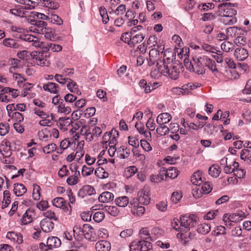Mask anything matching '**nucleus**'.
<instances>
[{
  "label": "nucleus",
  "instance_id": "f257e3e1",
  "mask_svg": "<svg viewBox=\"0 0 251 251\" xmlns=\"http://www.w3.org/2000/svg\"><path fill=\"white\" fill-rule=\"evenodd\" d=\"M192 60L195 65V73L198 75H202L205 73V67L208 68L214 75L219 72L215 61L205 55H196L193 56Z\"/></svg>",
  "mask_w": 251,
  "mask_h": 251
},
{
  "label": "nucleus",
  "instance_id": "f03ea898",
  "mask_svg": "<svg viewBox=\"0 0 251 251\" xmlns=\"http://www.w3.org/2000/svg\"><path fill=\"white\" fill-rule=\"evenodd\" d=\"M45 45L44 52H32L31 53V56L33 59L34 62L39 66H49L50 63L46 58L49 56L48 53L49 50H51L52 52H59L62 50V47L61 45L53 43H47Z\"/></svg>",
  "mask_w": 251,
  "mask_h": 251
},
{
  "label": "nucleus",
  "instance_id": "7ed1b4c3",
  "mask_svg": "<svg viewBox=\"0 0 251 251\" xmlns=\"http://www.w3.org/2000/svg\"><path fill=\"white\" fill-rule=\"evenodd\" d=\"M182 68L181 64L174 63L168 66H158V71L164 76H169L171 79L176 80Z\"/></svg>",
  "mask_w": 251,
  "mask_h": 251
},
{
  "label": "nucleus",
  "instance_id": "20e7f679",
  "mask_svg": "<svg viewBox=\"0 0 251 251\" xmlns=\"http://www.w3.org/2000/svg\"><path fill=\"white\" fill-rule=\"evenodd\" d=\"M198 223L197 217L195 215H184L180 216V225L182 231L187 232L191 228L194 227Z\"/></svg>",
  "mask_w": 251,
  "mask_h": 251
},
{
  "label": "nucleus",
  "instance_id": "39448f33",
  "mask_svg": "<svg viewBox=\"0 0 251 251\" xmlns=\"http://www.w3.org/2000/svg\"><path fill=\"white\" fill-rule=\"evenodd\" d=\"M53 205L56 207L61 208L64 212L70 214L72 212V207L68 202L64 200L63 198L58 197L53 199Z\"/></svg>",
  "mask_w": 251,
  "mask_h": 251
},
{
  "label": "nucleus",
  "instance_id": "423d86ee",
  "mask_svg": "<svg viewBox=\"0 0 251 251\" xmlns=\"http://www.w3.org/2000/svg\"><path fill=\"white\" fill-rule=\"evenodd\" d=\"M139 203L147 205L150 202L151 199L149 197V191L147 189H144L138 193Z\"/></svg>",
  "mask_w": 251,
  "mask_h": 251
},
{
  "label": "nucleus",
  "instance_id": "0eeeda50",
  "mask_svg": "<svg viewBox=\"0 0 251 251\" xmlns=\"http://www.w3.org/2000/svg\"><path fill=\"white\" fill-rule=\"evenodd\" d=\"M0 152L5 157H9L12 154L10 143L8 141H2L0 145Z\"/></svg>",
  "mask_w": 251,
  "mask_h": 251
},
{
  "label": "nucleus",
  "instance_id": "6e6552de",
  "mask_svg": "<svg viewBox=\"0 0 251 251\" xmlns=\"http://www.w3.org/2000/svg\"><path fill=\"white\" fill-rule=\"evenodd\" d=\"M3 44L7 48L14 49H20L22 47L19 40L9 38H5L3 40Z\"/></svg>",
  "mask_w": 251,
  "mask_h": 251
},
{
  "label": "nucleus",
  "instance_id": "1a4fd4ad",
  "mask_svg": "<svg viewBox=\"0 0 251 251\" xmlns=\"http://www.w3.org/2000/svg\"><path fill=\"white\" fill-rule=\"evenodd\" d=\"M42 230L46 233L50 232L54 228V223L47 218L43 219L40 222Z\"/></svg>",
  "mask_w": 251,
  "mask_h": 251
},
{
  "label": "nucleus",
  "instance_id": "9d476101",
  "mask_svg": "<svg viewBox=\"0 0 251 251\" xmlns=\"http://www.w3.org/2000/svg\"><path fill=\"white\" fill-rule=\"evenodd\" d=\"M234 55L237 60L243 61L248 57L249 53L244 48H237L234 50Z\"/></svg>",
  "mask_w": 251,
  "mask_h": 251
},
{
  "label": "nucleus",
  "instance_id": "9b49d317",
  "mask_svg": "<svg viewBox=\"0 0 251 251\" xmlns=\"http://www.w3.org/2000/svg\"><path fill=\"white\" fill-rule=\"evenodd\" d=\"M33 210L31 209H28L23 215L21 219V225H26L32 222L33 216H34Z\"/></svg>",
  "mask_w": 251,
  "mask_h": 251
},
{
  "label": "nucleus",
  "instance_id": "f8f14e48",
  "mask_svg": "<svg viewBox=\"0 0 251 251\" xmlns=\"http://www.w3.org/2000/svg\"><path fill=\"white\" fill-rule=\"evenodd\" d=\"M61 244V240L57 237H49L47 242L48 249H45V250L48 251L49 249H51L52 248H58L60 246Z\"/></svg>",
  "mask_w": 251,
  "mask_h": 251
},
{
  "label": "nucleus",
  "instance_id": "ddd939ff",
  "mask_svg": "<svg viewBox=\"0 0 251 251\" xmlns=\"http://www.w3.org/2000/svg\"><path fill=\"white\" fill-rule=\"evenodd\" d=\"M31 24L35 25L34 32L39 34H41V30L46 29L47 23L43 21L32 20H31Z\"/></svg>",
  "mask_w": 251,
  "mask_h": 251
},
{
  "label": "nucleus",
  "instance_id": "4468645a",
  "mask_svg": "<svg viewBox=\"0 0 251 251\" xmlns=\"http://www.w3.org/2000/svg\"><path fill=\"white\" fill-rule=\"evenodd\" d=\"M97 251H109L111 249V244L105 240L97 242L95 245Z\"/></svg>",
  "mask_w": 251,
  "mask_h": 251
},
{
  "label": "nucleus",
  "instance_id": "2eb2a0df",
  "mask_svg": "<svg viewBox=\"0 0 251 251\" xmlns=\"http://www.w3.org/2000/svg\"><path fill=\"white\" fill-rule=\"evenodd\" d=\"M59 88V85L57 84L51 82L44 84L43 86V88L45 91L54 94L58 93Z\"/></svg>",
  "mask_w": 251,
  "mask_h": 251
},
{
  "label": "nucleus",
  "instance_id": "dca6fc26",
  "mask_svg": "<svg viewBox=\"0 0 251 251\" xmlns=\"http://www.w3.org/2000/svg\"><path fill=\"white\" fill-rule=\"evenodd\" d=\"M72 123V119L68 118H60L57 122V125L60 128L65 131L67 130V127Z\"/></svg>",
  "mask_w": 251,
  "mask_h": 251
},
{
  "label": "nucleus",
  "instance_id": "f3484780",
  "mask_svg": "<svg viewBox=\"0 0 251 251\" xmlns=\"http://www.w3.org/2000/svg\"><path fill=\"white\" fill-rule=\"evenodd\" d=\"M172 119L171 115L168 113H163L157 117L156 122L159 125L168 123Z\"/></svg>",
  "mask_w": 251,
  "mask_h": 251
},
{
  "label": "nucleus",
  "instance_id": "a211bd4d",
  "mask_svg": "<svg viewBox=\"0 0 251 251\" xmlns=\"http://www.w3.org/2000/svg\"><path fill=\"white\" fill-rule=\"evenodd\" d=\"M163 62L162 65L159 66H168L173 64L172 62L174 59L173 53L167 50L163 51Z\"/></svg>",
  "mask_w": 251,
  "mask_h": 251
},
{
  "label": "nucleus",
  "instance_id": "6ab92c4d",
  "mask_svg": "<svg viewBox=\"0 0 251 251\" xmlns=\"http://www.w3.org/2000/svg\"><path fill=\"white\" fill-rule=\"evenodd\" d=\"M117 154L121 159L127 158L130 154V150L126 146H121L117 150Z\"/></svg>",
  "mask_w": 251,
  "mask_h": 251
},
{
  "label": "nucleus",
  "instance_id": "aec40b11",
  "mask_svg": "<svg viewBox=\"0 0 251 251\" xmlns=\"http://www.w3.org/2000/svg\"><path fill=\"white\" fill-rule=\"evenodd\" d=\"M164 49L163 46L161 45H157V48H153L150 50L149 57L158 59L160 53H163Z\"/></svg>",
  "mask_w": 251,
  "mask_h": 251
},
{
  "label": "nucleus",
  "instance_id": "412c9836",
  "mask_svg": "<svg viewBox=\"0 0 251 251\" xmlns=\"http://www.w3.org/2000/svg\"><path fill=\"white\" fill-rule=\"evenodd\" d=\"M114 195L109 192L105 191L102 193L99 197V201L101 202H108L112 201Z\"/></svg>",
  "mask_w": 251,
  "mask_h": 251
},
{
  "label": "nucleus",
  "instance_id": "4be33fe9",
  "mask_svg": "<svg viewBox=\"0 0 251 251\" xmlns=\"http://www.w3.org/2000/svg\"><path fill=\"white\" fill-rule=\"evenodd\" d=\"M68 89L71 92L76 93L78 95L81 94V91L78 89V85L75 81L72 79L68 80V83L67 84Z\"/></svg>",
  "mask_w": 251,
  "mask_h": 251
},
{
  "label": "nucleus",
  "instance_id": "5701e85b",
  "mask_svg": "<svg viewBox=\"0 0 251 251\" xmlns=\"http://www.w3.org/2000/svg\"><path fill=\"white\" fill-rule=\"evenodd\" d=\"M191 182L197 186H200L202 182L201 172L198 171L195 172L191 177Z\"/></svg>",
  "mask_w": 251,
  "mask_h": 251
},
{
  "label": "nucleus",
  "instance_id": "b1692460",
  "mask_svg": "<svg viewBox=\"0 0 251 251\" xmlns=\"http://www.w3.org/2000/svg\"><path fill=\"white\" fill-rule=\"evenodd\" d=\"M13 36L18 39L28 42H32L34 40H36V37L30 34H25L22 33H16Z\"/></svg>",
  "mask_w": 251,
  "mask_h": 251
},
{
  "label": "nucleus",
  "instance_id": "393cba45",
  "mask_svg": "<svg viewBox=\"0 0 251 251\" xmlns=\"http://www.w3.org/2000/svg\"><path fill=\"white\" fill-rule=\"evenodd\" d=\"M13 191L17 196L20 197L25 193L27 190L23 184L17 183L14 184Z\"/></svg>",
  "mask_w": 251,
  "mask_h": 251
},
{
  "label": "nucleus",
  "instance_id": "a878e982",
  "mask_svg": "<svg viewBox=\"0 0 251 251\" xmlns=\"http://www.w3.org/2000/svg\"><path fill=\"white\" fill-rule=\"evenodd\" d=\"M41 34H44L45 37L50 40V41H54L55 40L56 37L54 35V30L50 28H46V29H44V30H41Z\"/></svg>",
  "mask_w": 251,
  "mask_h": 251
},
{
  "label": "nucleus",
  "instance_id": "bb28decb",
  "mask_svg": "<svg viewBox=\"0 0 251 251\" xmlns=\"http://www.w3.org/2000/svg\"><path fill=\"white\" fill-rule=\"evenodd\" d=\"M17 2L23 4L20 6L21 9H32L34 8V5L33 4H35V2L30 0H15Z\"/></svg>",
  "mask_w": 251,
  "mask_h": 251
},
{
  "label": "nucleus",
  "instance_id": "cd10ccee",
  "mask_svg": "<svg viewBox=\"0 0 251 251\" xmlns=\"http://www.w3.org/2000/svg\"><path fill=\"white\" fill-rule=\"evenodd\" d=\"M211 230L210 226L207 224L203 223L198 226L197 230L199 233L206 235Z\"/></svg>",
  "mask_w": 251,
  "mask_h": 251
},
{
  "label": "nucleus",
  "instance_id": "c85d7f7f",
  "mask_svg": "<svg viewBox=\"0 0 251 251\" xmlns=\"http://www.w3.org/2000/svg\"><path fill=\"white\" fill-rule=\"evenodd\" d=\"M82 193L84 195H92L96 193L95 189L91 186L87 185L83 186L79 191V194Z\"/></svg>",
  "mask_w": 251,
  "mask_h": 251
},
{
  "label": "nucleus",
  "instance_id": "c756f323",
  "mask_svg": "<svg viewBox=\"0 0 251 251\" xmlns=\"http://www.w3.org/2000/svg\"><path fill=\"white\" fill-rule=\"evenodd\" d=\"M6 237L9 239H13L14 241L18 244H21L23 242V237L21 234H18L14 232H8Z\"/></svg>",
  "mask_w": 251,
  "mask_h": 251
},
{
  "label": "nucleus",
  "instance_id": "7c9ffc66",
  "mask_svg": "<svg viewBox=\"0 0 251 251\" xmlns=\"http://www.w3.org/2000/svg\"><path fill=\"white\" fill-rule=\"evenodd\" d=\"M116 204L119 207H125L129 203L128 198L126 196H122L115 199Z\"/></svg>",
  "mask_w": 251,
  "mask_h": 251
},
{
  "label": "nucleus",
  "instance_id": "2f4dec72",
  "mask_svg": "<svg viewBox=\"0 0 251 251\" xmlns=\"http://www.w3.org/2000/svg\"><path fill=\"white\" fill-rule=\"evenodd\" d=\"M233 4L230 2L227 3V6L226 8L225 11V15L224 17H232L233 16L236 14L237 11L233 8Z\"/></svg>",
  "mask_w": 251,
  "mask_h": 251
},
{
  "label": "nucleus",
  "instance_id": "473e14b6",
  "mask_svg": "<svg viewBox=\"0 0 251 251\" xmlns=\"http://www.w3.org/2000/svg\"><path fill=\"white\" fill-rule=\"evenodd\" d=\"M209 174L214 177H217L221 173V169L218 165H212L208 170Z\"/></svg>",
  "mask_w": 251,
  "mask_h": 251
},
{
  "label": "nucleus",
  "instance_id": "72a5a7b5",
  "mask_svg": "<svg viewBox=\"0 0 251 251\" xmlns=\"http://www.w3.org/2000/svg\"><path fill=\"white\" fill-rule=\"evenodd\" d=\"M80 176V173H75L74 175L70 176L66 180L67 183L69 185H74L76 184L79 181L78 177Z\"/></svg>",
  "mask_w": 251,
  "mask_h": 251
},
{
  "label": "nucleus",
  "instance_id": "f704fd0d",
  "mask_svg": "<svg viewBox=\"0 0 251 251\" xmlns=\"http://www.w3.org/2000/svg\"><path fill=\"white\" fill-rule=\"evenodd\" d=\"M43 4L51 10L57 9L59 6L58 2L52 0H44Z\"/></svg>",
  "mask_w": 251,
  "mask_h": 251
},
{
  "label": "nucleus",
  "instance_id": "c9c22d12",
  "mask_svg": "<svg viewBox=\"0 0 251 251\" xmlns=\"http://www.w3.org/2000/svg\"><path fill=\"white\" fill-rule=\"evenodd\" d=\"M95 175L99 178L103 179L108 177L109 174L102 167H98L95 171Z\"/></svg>",
  "mask_w": 251,
  "mask_h": 251
},
{
  "label": "nucleus",
  "instance_id": "e433bc0d",
  "mask_svg": "<svg viewBox=\"0 0 251 251\" xmlns=\"http://www.w3.org/2000/svg\"><path fill=\"white\" fill-rule=\"evenodd\" d=\"M171 225L173 228L175 229L177 231L181 232L180 234L181 237H182L183 235L182 233V232H183L182 229L181 228L182 227L181 226V225H180V217L179 218V219L174 218L171 222ZM179 234V233L178 234Z\"/></svg>",
  "mask_w": 251,
  "mask_h": 251
},
{
  "label": "nucleus",
  "instance_id": "4c0bfd02",
  "mask_svg": "<svg viewBox=\"0 0 251 251\" xmlns=\"http://www.w3.org/2000/svg\"><path fill=\"white\" fill-rule=\"evenodd\" d=\"M49 21L57 25H61L63 24V20L61 18L57 15L54 14L52 12H50Z\"/></svg>",
  "mask_w": 251,
  "mask_h": 251
},
{
  "label": "nucleus",
  "instance_id": "58836bf2",
  "mask_svg": "<svg viewBox=\"0 0 251 251\" xmlns=\"http://www.w3.org/2000/svg\"><path fill=\"white\" fill-rule=\"evenodd\" d=\"M140 240H151V237L149 231L146 228H143L139 231Z\"/></svg>",
  "mask_w": 251,
  "mask_h": 251
},
{
  "label": "nucleus",
  "instance_id": "ea45409f",
  "mask_svg": "<svg viewBox=\"0 0 251 251\" xmlns=\"http://www.w3.org/2000/svg\"><path fill=\"white\" fill-rule=\"evenodd\" d=\"M54 79L59 84L65 85L68 83V80H70V78H66L64 76V75L57 74L54 75Z\"/></svg>",
  "mask_w": 251,
  "mask_h": 251
},
{
  "label": "nucleus",
  "instance_id": "a19ab883",
  "mask_svg": "<svg viewBox=\"0 0 251 251\" xmlns=\"http://www.w3.org/2000/svg\"><path fill=\"white\" fill-rule=\"evenodd\" d=\"M234 46L232 43L227 41H225L221 45V49L226 52L232 50L234 49Z\"/></svg>",
  "mask_w": 251,
  "mask_h": 251
},
{
  "label": "nucleus",
  "instance_id": "79ce46f5",
  "mask_svg": "<svg viewBox=\"0 0 251 251\" xmlns=\"http://www.w3.org/2000/svg\"><path fill=\"white\" fill-rule=\"evenodd\" d=\"M131 212L133 214L136 215L138 216H142L145 211V208L144 206L137 205L134 206L131 210Z\"/></svg>",
  "mask_w": 251,
  "mask_h": 251
},
{
  "label": "nucleus",
  "instance_id": "37998d69",
  "mask_svg": "<svg viewBox=\"0 0 251 251\" xmlns=\"http://www.w3.org/2000/svg\"><path fill=\"white\" fill-rule=\"evenodd\" d=\"M156 132L160 136H164L169 133L170 132V128L164 125H159L156 128Z\"/></svg>",
  "mask_w": 251,
  "mask_h": 251
},
{
  "label": "nucleus",
  "instance_id": "c03bdc74",
  "mask_svg": "<svg viewBox=\"0 0 251 251\" xmlns=\"http://www.w3.org/2000/svg\"><path fill=\"white\" fill-rule=\"evenodd\" d=\"M100 14L102 18V21L104 24H106L109 21V17L106 9L103 7H100L99 9Z\"/></svg>",
  "mask_w": 251,
  "mask_h": 251
},
{
  "label": "nucleus",
  "instance_id": "a18cd8bd",
  "mask_svg": "<svg viewBox=\"0 0 251 251\" xmlns=\"http://www.w3.org/2000/svg\"><path fill=\"white\" fill-rule=\"evenodd\" d=\"M142 251H148L151 249V243L149 240H139Z\"/></svg>",
  "mask_w": 251,
  "mask_h": 251
},
{
  "label": "nucleus",
  "instance_id": "49530a36",
  "mask_svg": "<svg viewBox=\"0 0 251 251\" xmlns=\"http://www.w3.org/2000/svg\"><path fill=\"white\" fill-rule=\"evenodd\" d=\"M58 112L65 114H68L71 112V108L68 106H65L63 102H61L57 107Z\"/></svg>",
  "mask_w": 251,
  "mask_h": 251
},
{
  "label": "nucleus",
  "instance_id": "de8ad7c7",
  "mask_svg": "<svg viewBox=\"0 0 251 251\" xmlns=\"http://www.w3.org/2000/svg\"><path fill=\"white\" fill-rule=\"evenodd\" d=\"M111 138L109 140V146L115 147L117 140L116 137H118L119 133L116 130H111Z\"/></svg>",
  "mask_w": 251,
  "mask_h": 251
},
{
  "label": "nucleus",
  "instance_id": "09e8293b",
  "mask_svg": "<svg viewBox=\"0 0 251 251\" xmlns=\"http://www.w3.org/2000/svg\"><path fill=\"white\" fill-rule=\"evenodd\" d=\"M106 211L112 216H117L119 214V211L115 206H107L105 207Z\"/></svg>",
  "mask_w": 251,
  "mask_h": 251
},
{
  "label": "nucleus",
  "instance_id": "8fccbe9b",
  "mask_svg": "<svg viewBox=\"0 0 251 251\" xmlns=\"http://www.w3.org/2000/svg\"><path fill=\"white\" fill-rule=\"evenodd\" d=\"M32 197L35 200H39L40 199V187L39 185L34 184Z\"/></svg>",
  "mask_w": 251,
  "mask_h": 251
},
{
  "label": "nucleus",
  "instance_id": "3c124183",
  "mask_svg": "<svg viewBox=\"0 0 251 251\" xmlns=\"http://www.w3.org/2000/svg\"><path fill=\"white\" fill-rule=\"evenodd\" d=\"M167 176L170 178H175L178 176V171L175 168L170 167L167 169Z\"/></svg>",
  "mask_w": 251,
  "mask_h": 251
},
{
  "label": "nucleus",
  "instance_id": "603ef678",
  "mask_svg": "<svg viewBox=\"0 0 251 251\" xmlns=\"http://www.w3.org/2000/svg\"><path fill=\"white\" fill-rule=\"evenodd\" d=\"M94 170V168L88 167L86 165H84L82 168L81 175L84 177L89 176L93 173Z\"/></svg>",
  "mask_w": 251,
  "mask_h": 251
},
{
  "label": "nucleus",
  "instance_id": "864d4df0",
  "mask_svg": "<svg viewBox=\"0 0 251 251\" xmlns=\"http://www.w3.org/2000/svg\"><path fill=\"white\" fill-rule=\"evenodd\" d=\"M46 43L41 42L38 41V38L36 37V40H34L32 42V45L35 47H39L41 49V51H35L34 52H44V47H45Z\"/></svg>",
  "mask_w": 251,
  "mask_h": 251
},
{
  "label": "nucleus",
  "instance_id": "5fc2aeb1",
  "mask_svg": "<svg viewBox=\"0 0 251 251\" xmlns=\"http://www.w3.org/2000/svg\"><path fill=\"white\" fill-rule=\"evenodd\" d=\"M227 6V2H223L218 5V9L217 10V14L220 16H225V11L226 8Z\"/></svg>",
  "mask_w": 251,
  "mask_h": 251
},
{
  "label": "nucleus",
  "instance_id": "6e6d98bb",
  "mask_svg": "<svg viewBox=\"0 0 251 251\" xmlns=\"http://www.w3.org/2000/svg\"><path fill=\"white\" fill-rule=\"evenodd\" d=\"M139 85L141 88L144 90L145 93H148L151 92V86L147 85L145 79H142L140 80Z\"/></svg>",
  "mask_w": 251,
  "mask_h": 251
},
{
  "label": "nucleus",
  "instance_id": "4d7b16f0",
  "mask_svg": "<svg viewBox=\"0 0 251 251\" xmlns=\"http://www.w3.org/2000/svg\"><path fill=\"white\" fill-rule=\"evenodd\" d=\"M133 34H131V33H124L121 37V39L122 41H124L125 43H127L128 44V45L132 46L131 43V40H132V37L131 36L133 35Z\"/></svg>",
  "mask_w": 251,
  "mask_h": 251
},
{
  "label": "nucleus",
  "instance_id": "13d9d810",
  "mask_svg": "<svg viewBox=\"0 0 251 251\" xmlns=\"http://www.w3.org/2000/svg\"><path fill=\"white\" fill-rule=\"evenodd\" d=\"M145 36L142 34H137L132 37V45L141 43L144 39Z\"/></svg>",
  "mask_w": 251,
  "mask_h": 251
},
{
  "label": "nucleus",
  "instance_id": "bf43d9fd",
  "mask_svg": "<svg viewBox=\"0 0 251 251\" xmlns=\"http://www.w3.org/2000/svg\"><path fill=\"white\" fill-rule=\"evenodd\" d=\"M130 251H142L140 241H134L130 245Z\"/></svg>",
  "mask_w": 251,
  "mask_h": 251
},
{
  "label": "nucleus",
  "instance_id": "052dcab7",
  "mask_svg": "<svg viewBox=\"0 0 251 251\" xmlns=\"http://www.w3.org/2000/svg\"><path fill=\"white\" fill-rule=\"evenodd\" d=\"M56 149V144L54 143H50L43 148L44 152L49 154Z\"/></svg>",
  "mask_w": 251,
  "mask_h": 251
},
{
  "label": "nucleus",
  "instance_id": "680f3d73",
  "mask_svg": "<svg viewBox=\"0 0 251 251\" xmlns=\"http://www.w3.org/2000/svg\"><path fill=\"white\" fill-rule=\"evenodd\" d=\"M104 216L105 215L104 212L98 211L94 214L93 218L95 222L100 223L103 220Z\"/></svg>",
  "mask_w": 251,
  "mask_h": 251
},
{
  "label": "nucleus",
  "instance_id": "e2e57ef3",
  "mask_svg": "<svg viewBox=\"0 0 251 251\" xmlns=\"http://www.w3.org/2000/svg\"><path fill=\"white\" fill-rule=\"evenodd\" d=\"M147 44L149 46V48L157 46L158 45L157 38L154 35L151 36L148 39Z\"/></svg>",
  "mask_w": 251,
  "mask_h": 251
},
{
  "label": "nucleus",
  "instance_id": "0e129e2a",
  "mask_svg": "<svg viewBox=\"0 0 251 251\" xmlns=\"http://www.w3.org/2000/svg\"><path fill=\"white\" fill-rule=\"evenodd\" d=\"M9 126L7 123H0V135L4 136L6 135L9 130Z\"/></svg>",
  "mask_w": 251,
  "mask_h": 251
},
{
  "label": "nucleus",
  "instance_id": "69168bd1",
  "mask_svg": "<svg viewBox=\"0 0 251 251\" xmlns=\"http://www.w3.org/2000/svg\"><path fill=\"white\" fill-rule=\"evenodd\" d=\"M140 144L141 146L145 151H150L152 150V148L150 144L145 139H141L140 140Z\"/></svg>",
  "mask_w": 251,
  "mask_h": 251
},
{
  "label": "nucleus",
  "instance_id": "338daca9",
  "mask_svg": "<svg viewBox=\"0 0 251 251\" xmlns=\"http://www.w3.org/2000/svg\"><path fill=\"white\" fill-rule=\"evenodd\" d=\"M43 215L47 218V219L50 220L53 219L55 221L57 220V217L56 216L54 212L50 210H49L43 213Z\"/></svg>",
  "mask_w": 251,
  "mask_h": 251
},
{
  "label": "nucleus",
  "instance_id": "774afa93",
  "mask_svg": "<svg viewBox=\"0 0 251 251\" xmlns=\"http://www.w3.org/2000/svg\"><path fill=\"white\" fill-rule=\"evenodd\" d=\"M184 64L186 69L189 70L190 71L195 72V65L193 61V63H192L191 62H189V60L185 59L184 60Z\"/></svg>",
  "mask_w": 251,
  "mask_h": 251
}]
</instances>
